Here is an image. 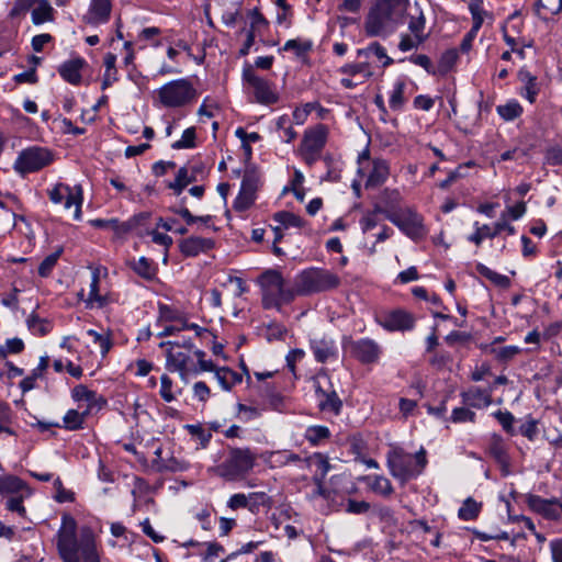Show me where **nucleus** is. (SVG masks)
Wrapping results in <instances>:
<instances>
[{"label":"nucleus","instance_id":"obj_55","mask_svg":"<svg viewBox=\"0 0 562 562\" xmlns=\"http://www.w3.org/2000/svg\"><path fill=\"white\" fill-rule=\"evenodd\" d=\"M196 132L195 127H188L183 131L182 136L179 140L175 142L171 147L173 149H184L195 147Z\"/></svg>","mask_w":562,"mask_h":562},{"label":"nucleus","instance_id":"obj_58","mask_svg":"<svg viewBox=\"0 0 562 562\" xmlns=\"http://www.w3.org/2000/svg\"><path fill=\"white\" fill-rule=\"evenodd\" d=\"M24 349V342L22 339L14 337L5 340L3 346H0V358L4 359L9 353H20Z\"/></svg>","mask_w":562,"mask_h":562},{"label":"nucleus","instance_id":"obj_40","mask_svg":"<svg viewBox=\"0 0 562 562\" xmlns=\"http://www.w3.org/2000/svg\"><path fill=\"white\" fill-rule=\"evenodd\" d=\"M169 210L175 213V214H178L180 215L188 225H193L194 223H203V224H207L211 220H212V216L211 215H204V216H195L193 215L189 209H187L184 206V199L181 200V203L179 206H170Z\"/></svg>","mask_w":562,"mask_h":562},{"label":"nucleus","instance_id":"obj_45","mask_svg":"<svg viewBox=\"0 0 562 562\" xmlns=\"http://www.w3.org/2000/svg\"><path fill=\"white\" fill-rule=\"evenodd\" d=\"M459 58L458 50L456 48L443 52L438 61L437 72L440 75H447L456 65Z\"/></svg>","mask_w":562,"mask_h":562},{"label":"nucleus","instance_id":"obj_53","mask_svg":"<svg viewBox=\"0 0 562 562\" xmlns=\"http://www.w3.org/2000/svg\"><path fill=\"white\" fill-rule=\"evenodd\" d=\"M255 194L240 189L238 195L234 200L233 209L237 212H245L251 207V205L255 203Z\"/></svg>","mask_w":562,"mask_h":562},{"label":"nucleus","instance_id":"obj_17","mask_svg":"<svg viewBox=\"0 0 562 562\" xmlns=\"http://www.w3.org/2000/svg\"><path fill=\"white\" fill-rule=\"evenodd\" d=\"M526 503L532 512L542 515L547 519L558 520L560 518L559 499L557 498L547 499L539 495L528 494Z\"/></svg>","mask_w":562,"mask_h":562},{"label":"nucleus","instance_id":"obj_9","mask_svg":"<svg viewBox=\"0 0 562 562\" xmlns=\"http://www.w3.org/2000/svg\"><path fill=\"white\" fill-rule=\"evenodd\" d=\"M53 162V154L49 149L40 146H31L20 151L13 169L19 175L36 172Z\"/></svg>","mask_w":562,"mask_h":562},{"label":"nucleus","instance_id":"obj_23","mask_svg":"<svg viewBox=\"0 0 562 562\" xmlns=\"http://www.w3.org/2000/svg\"><path fill=\"white\" fill-rule=\"evenodd\" d=\"M310 346L315 360L319 363H325L330 358L337 357V347L330 337L324 336L311 339Z\"/></svg>","mask_w":562,"mask_h":562},{"label":"nucleus","instance_id":"obj_38","mask_svg":"<svg viewBox=\"0 0 562 562\" xmlns=\"http://www.w3.org/2000/svg\"><path fill=\"white\" fill-rule=\"evenodd\" d=\"M273 221L285 229L291 228V227L302 228L305 224V222L302 217H300L299 215H296L294 213L286 212V211L277 212L273 215Z\"/></svg>","mask_w":562,"mask_h":562},{"label":"nucleus","instance_id":"obj_21","mask_svg":"<svg viewBox=\"0 0 562 562\" xmlns=\"http://www.w3.org/2000/svg\"><path fill=\"white\" fill-rule=\"evenodd\" d=\"M416 326V317L413 313L395 308L389 312V331H412Z\"/></svg>","mask_w":562,"mask_h":562},{"label":"nucleus","instance_id":"obj_19","mask_svg":"<svg viewBox=\"0 0 562 562\" xmlns=\"http://www.w3.org/2000/svg\"><path fill=\"white\" fill-rule=\"evenodd\" d=\"M328 136V128L324 124H317L304 132L300 150L323 151Z\"/></svg>","mask_w":562,"mask_h":562},{"label":"nucleus","instance_id":"obj_48","mask_svg":"<svg viewBox=\"0 0 562 562\" xmlns=\"http://www.w3.org/2000/svg\"><path fill=\"white\" fill-rule=\"evenodd\" d=\"M330 431L328 427L322 425H315L307 427L305 431V438L313 446L319 445L323 440L329 438Z\"/></svg>","mask_w":562,"mask_h":562},{"label":"nucleus","instance_id":"obj_41","mask_svg":"<svg viewBox=\"0 0 562 562\" xmlns=\"http://www.w3.org/2000/svg\"><path fill=\"white\" fill-rule=\"evenodd\" d=\"M426 19L423 11L419 10L418 15H412L408 22V30L418 42H425L428 37L424 34Z\"/></svg>","mask_w":562,"mask_h":562},{"label":"nucleus","instance_id":"obj_31","mask_svg":"<svg viewBox=\"0 0 562 562\" xmlns=\"http://www.w3.org/2000/svg\"><path fill=\"white\" fill-rule=\"evenodd\" d=\"M408 5V0H389V25L391 23L395 25L403 24Z\"/></svg>","mask_w":562,"mask_h":562},{"label":"nucleus","instance_id":"obj_29","mask_svg":"<svg viewBox=\"0 0 562 562\" xmlns=\"http://www.w3.org/2000/svg\"><path fill=\"white\" fill-rule=\"evenodd\" d=\"M518 78L521 82H524L520 94L525 97L530 103H533L539 93L537 77L528 70L521 69L518 72Z\"/></svg>","mask_w":562,"mask_h":562},{"label":"nucleus","instance_id":"obj_24","mask_svg":"<svg viewBox=\"0 0 562 562\" xmlns=\"http://www.w3.org/2000/svg\"><path fill=\"white\" fill-rule=\"evenodd\" d=\"M85 64L82 58L70 59L59 66L58 72L65 81L77 86L81 82V69Z\"/></svg>","mask_w":562,"mask_h":562},{"label":"nucleus","instance_id":"obj_34","mask_svg":"<svg viewBox=\"0 0 562 562\" xmlns=\"http://www.w3.org/2000/svg\"><path fill=\"white\" fill-rule=\"evenodd\" d=\"M37 0H14L13 7L8 13V19L16 24L25 18Z\"/></svg>","mask_w":562,"mask_h":562},{"label":"nucleus","instance_id":"obj_26","mask_svg":"<svg viewBox=\"0 0 562 562\" xmlns=\"http://www.w3.org/2000/svg\"><path fill=\"white\" fill-rule=\"evenodd\" d=\"M490 456L502 467L504 475L508 474L509 458L506 452V448L503 438L499 435H493L490 446Z\"/></svg>","mask_w":562,"mask_h":562},{"label":"nucleus","instance_id":"obj_30","mask_svg":"<svg viewBox=\"0 0 562 562\" xmlns=\"http://www.w3.org/2000/svg\"><path fill=\"white\" fill-rule=\"evenodd\" d=\"M20 492H25L30 495V491L26 484L14 475H2L0 476V494L13 495Z\"/></svg>","mask_w":562,"mask_h":562},{"label":"nucleus","instance_id":"obj_4","mask_svg":"<svg viewBox=\"0 0 562 562\" xmlns=\"http://www.w3.org/2000/svg\"><path fill=\"white\" fill-rule=\"evenodd\" d=\"M340 285V278L326 269L308 268L297 274L295 292L300 295H310L334 290Z\"/></svg>","mask_w":562,"mask_h":562},{"label":"nucleus","instance_id":"obj_61","mask_svg":"<svg viewBox=\"0 0 562 562\" xmlns=\"http://www.w3.org/2000/svg\"><path fill=\"white\" fill-rule=\"evenodd\" d=\"M476 414L468 407H456L451 414V422L453 423H474Z\"/></svg>","mask_w":562,"mask_h":562},{"label":"nucleus","instance_id":"obj_13","mask_svg":"<svg viewBox=\"0 0 562 562\" xmlns=\"http://www.w3.org/2000/svg\"><path fill=\"white\" fill-rule=\"evenodd\" d=\"M475 232L468 236V240L480 246L485 238H495L502 232H506L508 235H514L516 229L506 220V214L502 213L499 220L494 224L492 228L487 224L480 225L479 222L474 223Z\"/></svg>","mask_w":562,"mask_h":562},{"label":"nucleus","instance_id":"obj_25","mask_svg":"<svg viewBox=\"0 0 562 562\" xmlns=\"http://www.w3.org/2000/svg\"><path fill=\"white\" fill-rule=\"evenodd\" d=\"M71 396L76 402H86L88 413L91 408H100L103 404H105V400H103L102 396H99L94 391L89 390L86 385L82 384H79L72 389Z\"/></svg>","mask_w":562,"mask_h":562},{"label":"nucleus","instance_id":"obj_44","mask_svg":"<svg viewBox=\"0 0 562 562\" xmlns=\"http://www.w3.org/2000/svg\"><path fill=\"white\" fill-rule=\"evenodd\" d=\"M481 508L482 505L480 503L469 497L463 502L462 506L459 508L458 516L462 520H473L477 518Z\"/></svg>","mask_w":562,"mask_h":562},{"label":"nucleus","instance_id":"obj_7","mask_svg":"<svg viewBox=\"0 0 562 562\" xmlns=\"http://www.w3.org/2000/svg\"><path fill=\"white\" fill-rule=\"evenodd\" d=\"M389 221L413 240L423 239L427 235L423 216L413 207L397 206L389 209Z\"/></svg>","mask_w":562,"mask_h":562},{"label":"nucleus","instance_id":"obj_32","mask_svg":"<svg viewBox=\"0 0 562 562\" xmlns=\"http://www.w3.org/2000/svg\"><path fill=\"white\" fill-rule=\"evenodd\" d=\"M131 267L136 274L147 281H151L156 278L157 266L153 260H149L146 257H140L138 260H134Z\"/></svg>","mask_w":562,"mask_h":562},{"label":"nucleus","instance_id":"obj_3","mask_svg":"<svg viewBox=\"0 0 562 562\" xmlns=\"http://www.w3.org/2000/svg\"><path fill=\"white\" fill-rule=\"evenodd\" d=\"M389 447V469L395 479L406 482L423 472L427 464L426 450L423 447L414 456L398 446Z\"/></svg>","mask_w":562,"mask_h":562},{"label":"nucleus","instance_id":"obj_14","mask_svg":"<svg viewBox=\"0 0 562 562\" xmlns=\"http://www.w3.org/2000/svg\"><path fill=\"white\" fill-rule=\"evenodd\" d=\"M192 350H180L168 348L166 368L170 372H178L181 379L186 380L190 372H198L194 367L192 357Z\"/></svg>","mask_w":562,"mask_h":562},{"label":"nucleus","instance_id":"obj_10","mask_svg":"<svg viewBox=\"0 0 562 562\" xmlns=\"http://www.w3.org/2000/svg\"><path fill=\"white\" fill-rule=\"evenodd\" d=\"M49 200L59 204L65 201V209L75 206V220L81 217V205H82V189L80 186L70 188L64 183H57L53 189L47 191Z\"/></svg>","mask_w":562,"mask_h":562},{"label":"nucleus","instance_id":"obj_46","mask_svg":"<svg viewBox=\"0 0 562 562\" xmlns=\"http://www.w3.org/2000/svg\"><path fill=\"white\" fill-rule=\"evenodd\" d=\"M386 175V165L384 161H374L373 168L368 176L366 187L374 188L384 182Z\"/></svg>","mask_w":562,"mask_h":562},{"label":"nucleus","instance_id":"obj_8","mask_svg":"<svg viewBox=\"0 0 562 562\" xmlns=\"http://www.w3.org/2000/svg\"><path fill=\"white\" fill-rule=\"evenodd\" d=\"M156 94L165 108H181L195 98L196 91L188 79L182 78L167 82Z\"/></svg>","mask_w":562,"mask_h":562},{"label":"nucleus","instance_id":"obj_52","mask_svg":"<svg viewBox=\"0 0 562 562\" xmlns=\"http://www.w3.org/2000/svg\"><path fill=\"white\" fill-rule=\"evenodd\" d=\"M289 123H290V120H289L288 115H281L277 120V128H278V131L282 132V134L280 135V138L285 143H291L297 136L296 132L293 130V127Z\"/></svg>","mask_w":562,"mask_h":562},{"label":"nucleus","instance_id":"obj_43","mask_svg":"<svg viewBox=\"0 0 562 562\" xmlns=\"http://www.w3.org/2000/svg\"><path fill=\"white\" fill-rule=\"evenodd\" d=\"M248 498V509L256 514L259 512L260 507L270 508L272 501L270 496H268L265 492H252L247 494Z\"/></svg>","mask_w":562,"mask_h":562},{"label":"nucleus","instance_id":"obj_33","mask_svg":"<svg viewBox=\"0 0 562 562\" xmlns=\"http://www.w3.org/2000/svg\"><path fill=\"white\" fill-rule=\"evenodd\" d=\"M157 472H184L189 470L190 463L181 458L171 456L165 461L155 462Z\"/></svg>","mask_w":562,"mask_h":562},{"label":"nucleus","instance_id":"obj_15","mask_svg":"<svg viewBox=\"0 0 562 562\" xmlns=\"http://www.w3.org/2000/svg\"><path fill=\"white\" fill-rule=\"evenodd\" d=\"M386 25V0H375L370 8L364 22V30L369 36L383 33Z\"/></svg>","mask_w":562,"mask_h":562},{"label":"nucleus","instance_id":"obj_22","mask_svg":"<svg viewBox=\"0 0 562 562\" xmlns=\"http://www.w3.org/2000/svg\"><path fill=\"white\" fill-rule=\"evenodd\" d=\"M111 9V0H91L89 10L83 15V21L90 25L104 24L110 19Z\"/></svg>","mask_w":562,"mask_h":562},{"label":"nucleus","instance_id":"obj_1","mask_svg":"<svg viewBox=\"0 0 562 562\" xmlns=\"http://www.w3.org/2000/svg\"><path fill=\"white\" fill-rule=\"evenodd\" d=\"M57 550L64 562H100L93 533L87 529L77 537V522L70 515H64L56 535Z\"/></svg>","mask_w":562,"mask_h":562},{"label":"nucleus","instance_id":"obj_62","mask_svg":"<svg viewBox=\"0 0 562 562\" xmlns=\"http://www.w3.org/2000/svg\"><path fill=\"white\" fill-rule=\"evenodd\" d=\"M87 335L93 339L94 344H98L101 349V355L104 357L112 347V341L108 335H102L94 329H88Z\"/></svg>","mask_w":562,"mask_h":562},{"label":"nucleus","instance_id":"obj_36","mask_svg":"<svg viewBox=\"0 0 562 562\" xmlns=\"http://www.w3.org/2000/svg\"><path fill=\"white\" fill-rule=\"evenodd\" d=\"M475 269H476L477 273H480L482 277L486 278L493 284H495L499 288L507 289L510 285V279L507 276L497 273L496 271H493L492 269H490L488 267H486L483 263L479 262L475 266Z\"/></svg>","mask_w":562,"mask_h":562},{"label":"nucleus","instance_id":"obj_51","mask_svg":"<svg viewBox=\"0 0 562 562\" xmlns=\"http://www.w3.org/2000/svg\"><path fill=\"white\" fill-rule=\"evenodd\" d=\"M149 217L148 213H140L138 215L133 216L131 220L126 222H120L116 220V225L113 231L117 234H125L134 229L142 221H145Z\"/></svg>","mask_w":562,"mask_h":562},{"label":"nucleus","instance_id":"obj_39","mask_svg":"<svg viewBox=\"0 0 562 562\" xmlns=\"http://www.w3.org/2000/svg\"><path fill=\"white\" fill-rule=\"evenodd\" d=\"M496 111L504 121H514L522 114V106L520 103L512 99L505 104L497 105Z\"/></svg>","mask_w":562,"mask_h":562},{"label":"nucleus","instance_id":"obj_63","mask_svg":"<svg viewBox=\"0 0 562 562\" xmlns=\"http://www.w3.org/2000/svg\"><path fill=\"white\" fill-rule=\"evenodd\" d=\"M259 178L258 175L254 170H246L240 189L250 192L256 195L258 189Z\"/></svg>","mask_w":562,"mask_h":562},{"label":"nucleus","instance_id":"obj_28","mask_svg":"<svg viewBox=\"0 0 562 562\" xmlns=\"http://www.w3.org/2000/svg\"><path fill=\"white\" fill-rule=\"evenodd\" d=\"M31 11V19L34 25H41L55 20L56 11L48 0H37Z\"/></svg>","mask_w":562,"mask_h":562},{"label":"nucleus","instance_id":"obj_42","mask_svg":"<svg viewBox=\"0 0 562 562\" xmlns=\"http://www.w3.org/2000/svg\"><path fill=\"white\" fill-rule=\"evenodd\" d=\"M273 553L271 551L261 552L258 557L246 555L243 553H231L221 562H272Z\"/></svg>","mask_w":562,"mask_h":562},{"label":"nucleus","instance_id":"obj_64","mask_svg":"<svg viewBox=\"0 0 562 562\" xmlns=\"http://www.w3.org/2000/svg\"><path fill=\"white\" fill-rule=\"evenodd\" d=\"M493 416L498 420V423L502 425L503 429L509 434V435H514V422H515V417L514 415L508 412V411H505V412H502V411H497L493 414Z\"/></svg>","mask_w":562,"mask_h":562},{"label":"nucleus","instance_id":"obj_27","mask_svg":"<svg viewBox=\"0 0 562 562\" xmlns=\"http://www.w3.org/2000/svg\"><path fill=\"white\" fill-rule=\"evenodd\" d=\"M315 392L317 400L319 402L318 406L321 411L339 414L342 403L335 391L327 393L323 391L321 385L317 383L315 385Z\"/></svg>","mask_w":562,"mask_h":562},{"label":"nucleus","instance_id":"obj_2","mask_svg":"<svg viewBox=\"0 0 562 562\" xmlns=\"http://www.w3.org/2000/svg\"><path fill=\"white\" fill-rule=\"evenodd\" d=\"M257 454L250 448L228 447L223 460L209 472L226 482L244 480L254 469Z\"/></svg>","mask_w":562,"mask_h":562},{"label":"nucleus","instance_id":"obj_56","mask_svg":"<svg viewBox=\"0 0 562 562\" xmlns=\"http://www.w3.org/2000/svg\"><path fill=\"white\" fill-rule=\"evenodd\" d=\"M61 251H63L61 249L56 250L55 252L45 257L44 260L40 263L38 274L42 278H47L52 273L53 269L57 265V261L61 255Z\"/></svg>","mask_w":562,"mask_h":562},{"label":"nucleus","instance_id":"obj_16","mask_svg":"<svg viewBox=\"0 0 562 562\" xmlns=\"http://www.w3.org/2000/svg\"><path fill=\"white\" fill-rule=\"evenodd\" d=\"M344 347L362 363L374 362L380 356L378 345L371 339L350 340Z\"/></svg>","mask_w":562,"mask_h":562},{"label":"nucleus","instance_id":"obj_5","mask_svg":"<svg viewBox=\"0 0 562 562\" xmlns=\"http://www.w3.org/2000/svg\"><path fill=\"white\" fill-rule=\"evenodd\" d=\"M265 308L280 307L294 299V292L284 286L282 274L273 269L266 270L258 278Z\"/></svg>","mask_w":562,"mask_h":562},{"label":"nucleus","instance_id":"obj_35","mask_svg":"<svg viewBox=\"0 0 562 562\" xmlns=\"http://www.w3.org/2000/svg\"><path fill=\"white\" fill-rule=\"evenodd\" d=\"M48 367V357H41L38 366L32 371V373L24 378L20 382V387L23 393L29 392L35 387V382L43 375V372Z\"/></svg>","mask_w":562,"mask_h":562},{"label":"nucleus","instance_id":"obj_12","mask_svg":"<svg viewBox=\"0 0 562 562\" xmlns=\"http://www.w3.org/2000/svg\"><path fill=\"white\" fill-rule=\"evenodd\" d=\"M207 170L202 161H195L181 167L172 182H169L168 188L173 191L176 195H180L184 188L192 182H196L206 177Z\"/></svg>","mask_w":562,"mask_h":562},{"label":"nucleus","instance_id":"obj_47","mask_svg":"<svg viewBox=\"0 0 562 562\" xmlns=\"http://www.w3.org/2000/svg\"><path fill=\"white\" fill-rule=\"evenodd\" d=\"M88 409L79 413L76 409H69L64 416V426L68 430H77L82 428L86 416L88 415Z\"/></svg>","mask_w":562,"mask_h":562},{"label":"nucleus","instance_id":"obj_37","mask_svg":"<svg viewBox=\"0 0 562 562\" xmlns=\"http://www.w3.org/2000/svg\"><path fill=\"white\" fill-rule=\"evenodd\" d=\"M26 324L29 329L37 336H45L49 334L53 329V323L46 318H41L36 314H31L27 319Z\"/></svg>","mask_w":562,"mask_h":562},{"label":"nucleus","instance_id":"obj_50","mask_svg":"<svg viewBox=\"0 0 562 562\" xmlns=\"http://www.w3.org/2000/svg\"><path fill=\"white\" fill-rule=\"evenodd\" d=\"M312 48V43L310 41H301L299 38L289 40L285 42L283 47L280 50L283 52H293L295 56L301 57L305 55Z\"/></svg>","mask_w":562,"mask_h":562},{"label":"nucleus","instance_id":"obj_20","mask_svg":"<svg viewBox=\"0 0 562 562\" xmlns=\"http://www.w3.org/2000/svg\"><path fill=\"white\" fill-rule=\"evenodd\" d=\"M215 241L212 238L190 236L179 241V249L186 257H196L213 249Z\"/></svg>","mask_w":562,"mask_h":562},{"label":"nucleus","instance_id":"obj_49","mask_svg":"<svg viewBox=\"0 0 562 562\" xmlns=\"http://www.w3.org/2000/svg\"><path fill=\"white\" fill-rule=\"evenodd\" d=\"M158 310V322H176L182 325L184 317L179 310L166 304H159Z\"/></svg>","mask_w":562,"mask_h":562},{"label":"nucleus","instance_id":"obj_59","mask_svg":"<svg viewBox=\"0 0 562 562\" xmlns=\"http://www.w3.org/2000/svg\"><path fill=\"white\" fill-rule=\"evenodd\" d=\"M406 83L402 80L395 83L394 90L390 98V105L394 110H400L405 104L406 99L404 98V89Z\"/></svg>","mask_w":562,"mask_h":562},{"label":"nucleus","instance_id":"obj_6","mask_svg":"<svg viewBox=\"0 0 562 562\" xmlns=\"http://www.w3.org/2000/svg\"><path fill=\"white\" fill-rule=\"evenodd\" d=\"M244 88L254 95V101L262 105H272L279 102L280 95L276 85L258 76L250 65L243 69Z\"/></svg>","mask_w":562,"mask_h":562},{"label":"nucleus","instance_id":"obj_18","mask_svg":"<svg viewBox=\"0 0 562 562\" xmlns=\"http://www.w3.org/2000/svg\"><path fill=\"white\" fill-rule=\"evenodd\" d=\"M492 394H493V386H490L487 389H481L479 386H470L469 389L462 391L460 393V396L462 398V404L481 409L484 407H488L492 402Z\"/></svg>","mask_w":562,"mask_h":562},{"label":"nucleus","instance_id":"obj_11","mask_svg":"<svg viewBox=\"0 0 562 562\" xmlns=\"http://www.w3.org/2000/svg\"><path fill=\"white\" fill-rule=\"evenodd\" d=\"M386 209L375 204L368 211L360 221L361 228L366 235L375 238V241H383L386 238Z\"/></svg>","mask_w":562,"mask_h":562},{"label":"nucleus","instance_id":"obj_60","mask_svg":"<svg viewBox=\"0 0 562 562\" xmlns=\"http://www.w3.org/2000/svg\"><path fill=\"white\" fill-rule=\"evenodd\" d=\"M172 389H173V382L170 379V376L168 374H162L160 378L159 394H160L161 398L167 403L173 402L177 398L176 393L173 392Z\"/></svg>","mask_w":562,"mask_h":562},{"label":"nucleus","instance_id":"obj_54","mask_svg":"<svg viewBox=\"0 0 562 562\" xmlns=\"http://www.w3.org/2000/svg\"><path fill=\"white\" fill-rule=\"evenodd\" d=\"M99 282L100 280L98 273L93 272L90 283L89 296L87 300L88 305L97 303L99 307H102L106 302L105 297L99 294Z\"/></svg>","mask_w":562,"mask_h":562},{"label":"nucleus","instance_id":"obj_57","mask_svg":"<svg viewBox=\"0 0 562 562\" xmlns=\"http://www.w3.org/2000/svg\"><path fill=\"white\" fill-rule=\"evenodd\" d=\"M29 495L25 494V492H20L18 494L11 495L5 503V507L10 512L18 513L20 516L24 517L26 514V509L23 506V499L24 497H27Z\"/></svg>","mask_w":562,"mask_h":562}]
</instances>
